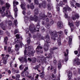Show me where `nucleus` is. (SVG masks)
Listing matches in <instances>:
<instances>
[{"mask_svg":"<svg viewBox=\"0 0 80 80\" xmlns=\"http://www.w3.org/2000/svg\"><path fill=\"white\" fill-rule=\"evenodd\" d=\"M57 33L59 34V38H58V40H60L62 39V37L63 36V32L62 31H60L59 32H58Z\"/></svg>","mask_w":80,"mask_h":80,"instance_id":"nucleus-9","label":"nucleus"},{"mask_svg":"<svg viewBox=\"0 0 80 80\" xmlns=\"http://www.w3.org/2000/svg\"><path fill=\"white\" fill-rule=\"evenodd\" d=\"M49 33L51 34V38H52V40H55L56 39L55 38V37H58L57 32L56 31L52 32V31H51L49 32Z\"/></svg>","mask_w":80,"mask_h":80,"instance_id":"nucleus-3","label":"nucleus"},{"mask_svg":"<svg viewBox=\"0 0 80 80\" xmlns=\"http://www.w3.org/2000/svg\"><path fill=\"white\" fill-rule=\"evenodd\" d=\"M69 40H72V36L69 37Z\"/></svg>","mask_w":80,"mask_h":80,"instance_id":"nucleus-59","label":"nucleus"},{"mask_svg":"<svg viewBox=\"0 0 80 80\" xmlns=\"http://www.w3.org/2000/svg\"><path fill=\"white\" fill-rule=\"evenodd\" d=\"M79 15L75 13V14H73L72 16V19L73 20H76V18H79Z\"/></svg>","mask_w":80,"mask_h":80,"instance_id":"nucleus-13","label":"nucleus"},{"mask_svg":"<svg viewBox=\"0 0 80 80\" xmlns=\"http://www.w3.org/2000/svg\"><path fill=\"white\" fill-rule=\"evenodd\" d=\"M45 17H47V16H45V14H42V13H41L39 14V18L40 19H45Z\"/></svg>","mask_w":80,"mask_h":80,"instance_id":"nucleus-14","label":"nucleus"},{"mask_svg":"<svg viewBox=\"0 0 80 80\" xmlns=\"http://www.w3.org/2000/svg\"><path fill=\"white\" fill-rule=\"evenodd\" d=\"M74 64L76 65H80V60L79 59H74Z\"/></svg>","mask_w":80,"mask_h":80,"instance_id":"nucleus-12","label":"nucleus"},{"mask_svg":"<svg viewBox=\"0 0 80 80\" xmlns=\"http://www.w3.org/2000/svg\"><path fill=\"white\" fill-rule=\"evenodd\" d=\"M17 20H14V23L15 26V27H17Z\"/></svg>","mask_w":80,"mask_h":80,"instance_id":"nucleus-44","label":"nucleus"},{"mask_svg":"<svg viewBox=\"0 0 80 80\" xmlns=\"http://www.w3.org/2000/svg\"><path fill=\"white\" fill-rule=\"evenodd\" d=\"M39 67H40V66H36L35 68V69L36 70H37L38 71V72H40V70H39L38 69V68H39Z\"/></svg>","mask_w":80,"mask_h":80,"instance_id":"nucleus-36","label":"nucleus"},{"mask_svg":"<svg viewBox=\"0 0 80 80\" xmlns=\"http://www.w3.org/2000/svg\"><path fill=\"white\" fill-rule=\"evenodd\" d=\"M8 24L9 26H11L12 25V21L11 20H9L8 21Z\"/></svg>","mask_w":80,"mask_h":80,"instance_id":"nucleus-35","label":"nucleus"},{"mask_svg":"<svg viewBox=\"0 0 80 80\" xmlns=\"http://www.w3.org/2000/svg\"><path fill=\"white\" fill-rule=\"evenodd\" d=\"M36 27L38 29H39V28H40V25H39V23H38L37 24Z\"/></svg>","mask_w":80,"mask_h":80,"instance_id":"nucleus-48","label":"nucleus"},{"mask_svg":"<svg viewBox=\"0 0 80 80\" xmlns=\"http://www.w3.org/2000/svg\"><path fill=\"white\" fill-rule=\"evenodd\" d=\"M20 48V46L18 44H16L15 45V50L16 51H18L19 50Z\"/></svg>","mask_w":80,"mask_h":80,"instance_id":"nucleus-22","label":"nucleus"},{"mask_svg":"<svg viewBox=\"0 0 80 80\" xmlns=\"http://www.w3.org/2000/svg\"><path fill=\"white\" fill-rule=\"evenodd\" d=\"M59 5L62 7L63 5V2H62V1H60L59 3Z\"/></svg>","mask_w":80,"mask_h":80,"instance_id":"nucleus-50","label":"nucleus"},{"mask_svg":"<svg viewBox=\"0 0 80 80\" xmlns=\"http://www.w3.org/2000/svg\"><path fill=\"white\" fill-rule=\"evenodd\" d=\"M57 48L55 47L53 48V49L51 48L50 49V53L49 54L48 57H47V58H50L52 57V54H53V50H55L56 49H57Z\"/></svg>","mask_w":80,"mask_h":80,"instance_id":"nucleus-6","label":"nucleus"},{"mask_svg":"<svg viewBox=\"0 0 80 80\" xmlns=\"http://www.w3.org/2000/svg\"><path fill=\"white\" fill-rule=\"evenodd\" d=\"M4 40H8V37L6 36L5 38H4Z\"/></svg>","mask_w":80,"mask_h":80,"instance_id":"nucleus-60","label":"nucleus"},{"mask_svg":"<svg viewBox=\"0 0 80 80\" xmlns=\"http://www.w3.org/2000/svg\"><path fill=\"white\" fill-rule=\"evenodd\" d=\"M18 33V30L17 29H16L14 31V34H17V33Z\"/></svg>","mask_w":80,"mask_h":80,"instance_id":"nucleus-34","label":"nucleus"},{"mask_svg":"<svg viewBox=\"0 0 80 80\" xmlns=\"http://www.w3.org/2000/svg\"><path fill=\"white\" fill-rule=\"evenodd\" d=\"M6 34H7V36H10V33H9V32H8V31H7L6 32Z\"/></svg>","mask_w":80,"mask_h":80,"instance_id":"nucleus-45","label":"nucleus"},{"mask_svg":"<svg viewBox=\"0 0 80 80\" xmlns=\"http://www.w3.org/2000/svg\"><path fill=\"white\" fill-rule=\"evenodd\" d=\"M58 44L59 45H61V41H60V40L58 41Z\"/></svg>","mask_w":80,"mask_h":80,"instance_id":"nucleus-57","label":"nucleus"},{"mask_svg":"<svg viewBox=\"0 0 80 80\" xmlns=\"http://www.w3.org/2000/svg\"><path fill=\"white\" fill-rule=\"evenodd\" d=\"M42 49V47L41 46H38L36 48V51L37 52H40V53H42V52L40 51V49Z\"/></svg>","mask_w":80,"mask_h":80,"instance_id":"nucleus-15","label":"nucleus"},{"mask_svg":"<svg viewBox=\"0 0 80 80\" xmlns=\"http://www.w3.org/2000/svg\"><path fill=\"white\" fill-rule=\"evenodd\" d=\"M80 21H78L77 20L76 21V22H75V23L77 26H78L79 25H80Z\"/></svg>","mask_w":80,"mask_h":80,"instance_id":"nucleus-26","label":"nucleus"},{"mask_svg":"<svg viewBox=\"0 0 80 80\" xmlns=\"http://www.w3.org/2000/svg\"><path fill=\"white\" fill-rule=\"evenodd\" d=\"M64 8H66V10H67V9H68V10H69V11H72V9L69 7L68 6H66V7H64Z\"/></svg>","mask_w":80,"mask_h":80,"instance_id":"nucleus-27","label":"nucleus"},{"mask_svg":"<svg viewBox=\"0 0 80 80\" xmlns=\"http://www.w3.org/2000/svg\"><path fill=\"white\" fill-rule=\"evenodd\" d=\"M50 70H51V72H53V66H51Z\"/></svg>","mask_w":80,"mask_h":80,"instance_id":"nucleus-54","label":"nucleus"},{"mask_svg":"<svg viewBox=\"0 0 80 80\" xmlns=\"http://www.w3.org/2000/svg\"><path fill=\"white\" fill-rule=\"evenodd\" d=\"M47 6V2L45 1H43L42 3H40L39 4V7L40 8L41 7H43L44 8L46 7Z\"/></svg>","mask_w":80,"mask_h":80,"instance_id":"nucleus-11","label":"nucleus"},{"mask_svg":"<svg viewBox=\"0 0 80 80\" xmlns=\"http://www.w3.org/2000/svg\"><path fill=\"white\" fill-rule=\"evenodd\" d=\"M28 67H26L25 68V69H24V71L22 72L21 73V75L22 77H24V75H23L22 74L24 73L26 71V70H28Z\"/></svg>","mask_w":80,"mask_h":80,"instance_id":"nucleus-25","label":"nucleus"},{"mask_svg":"<svg viewBox=\"0 0 80 80\" xmlns=\"http://www.w3.org/2000/svg\"><path fill=\"white\" fill-rule=\"evenodd\" d=\"M71 6L72 7H74V4H73V2H71Z\"/></svg>","mask_w":80,"mask_h":80,"instance_id":"nucleus-63","label":"nucleus"},{"mask_svg":"<svg viewBox=\"0 0 80 80\" xmlns=\"http://www.w3.org/2000/svg\"><path fill=\"white\" fill-rule=\"evenodd\" d=\"M3 34V31L2 30H0V35H2Z\"/></svg>","mask_w":80,"mask_h":80,"instance_id":"nucleus-46","label":"nucleus"},{"mask_svg":"<svg viewBox=\"0 0 80 80\" xmlns=\"http://www.w3.org/2000/svg\"><path fill=\"white\" fill-rule=\"evenodd\" d=\"M16 37L18 39H19V38H20V35L18 34H17L16 35Z\"/></svg>","mask_w":80,"mask_h":80,"instance_id":"nucleus-47","label":"nucleus"},{"mask_svg":"<svg viewBox=\"0 0 80 80\" xmlns=\"http://www.w3.org/2000/svg\"><path fill=\"white\" fill-rule=\"evenodd\" d=\"M62 67V65H61V63H60L58 64V69H60Z\"/></svg>","mask_w":80,"mask_h":80,"instance_id":"nucleus-32","label":"nucleus"},{"mask_svg":"<svg viewBox=\"0 0 80 80\" xmlns=\"http://www.w3.org/2000/svg\"><path fill=\"white\" fill-rule=\"evenodd\" d=\"M20 61L21 62H24V61H25V62H26V63H27V58H22L21 59Z\"/></svg>","mask_w":80,"mask_h":80,"instance_id":"nucleus-21","label":"nucleus"},{"mask_svg":"<svg viewBox=\"0 0 80 80\" xmlns=\"http://www.w3.org/2000/svg\"><path fill=\"white\" fill-rule=\"evenodd\" d=\"M58 25L59 27H63V23L61 21H59L58 22Z\"/></svg>","mask_w":80,"mask_h":80,"instance_id":"nucleus-17","label":"nucleus"},{"mask_svg":"<svg viewBox=\"0 0 80 80\" xmlns=\"http://www.w3.org/2000/svg\"><path fill=\"white\" fill-rule=\"evenodd\" d=\"M18 4V2L15 1L13 2V6L14 11L15 17L16 18L17 17V12H18V9L17 7V5Z\"/></svg>","mask_w":80,"mask_h":80,"instance_id":"nucleus-2","label":"nucleus"},{"mask_svg":"<svg viewBox=\"0 0 80 80\" xmlns=\"http://www.w3.org/2000/svg\"><path fill=\"white\" fill-rule=\"evenodd\" d=\"M76 5L77 7H80V4L79 3H76Z\"/></svg>","mask_w":80,"mask_h":80,"instance_id":"nucleus-56","label":"nucleus"},{"mask_svg":"<svg viewBox=\"0 0 80 80\" xmlns=\"http://www.w3.org/2000/svg\"><path fill=\"white\" fill-rule=\"evenodd\" d=\"M34 3L36 5H38L39 2H38V0H34Z\"/></svg>","mask_w":80,"mask_h":80,"instance_id":"nucleus-41","label":"nucleus"},{"mask_svg":"<svg viewBox=\"0 0 80 80\" xmlns=\"http://www.w3.org/2000/svg\"><path fill=\"white\" fill-rule=\"evenodd\" d=\"M39 76L41 78H43L44 76V72H43L42 71V73H40L39 74Z\"/></svg>","mask_w":80,"mask_h":80,"instance_id":"nucleus-23","label":"nucleus"},{"mask_svg":"<svg viewBox=\"0 0 80 80\" xmlns=\"http://www.w3.org/2000/svg\"><path fill=\"white\" fill-rule=\"evenodd\" d=\"M21 7L22 10H25L26 8H25V6L26 4L23 2V0H21Z\"/></svg>","mask_w":80,"mask_h":80,"instance_id":"nucleus-10","label":"nucleus"},{"mask_svg":"<svg viewBox=\"0 0 80 80\" xmlns=\"http://www.w3.org/2000/svg\"><path fill=\"white\" fill-rule=\"evenodd\" d=\"M41 60H43V61H44L45 60V58L43 56L42 58H41Z\"/></svg>","mask_w":80,"mask_h":80,"instance_id":"nucleus-51","label":"nucleus"},{"mask_svg":"<svg viewBox=\"0 0 80 80\" xmlns=\"http://www.w3.org/2000/svg\"><path fill=\"white\" fill-rule=\"evenodd\" d=\"M0 3H1V5H3V4L4 3V2L3 1V0H0Z\"/></svg>","mask_w":80,"mask_h":80,"instance_id":"nucleus-40","label":"nucleus"},{"mask_svg":"<svg viewBox=\"0 0 80 80\" xmlns=\"http://www.w3.org/2000/svg\"><path fill=\"white\" fill-rule=\"evenodd\" d=\"M6 8H9V7H10V5L9 4H8V3H6Z\"/></svg>","mask_w":80,"mask_h":80,"instance_id":"nucleus-39","label":"nucleus"},{"mask_svg":"<svg viewBox=\"0 0 80 80\" xmlns=\"http://www.w3.org/2000/svg\"><path fill=\"white\" fill-rule=\"evenodd\" d=\"M60 6L59 5H58L57 7L56 8L57 9V11H58V12H59L60 11Z\"/></svg>","mask_w":80,"mask_h":80,"instance_id":"nucleus-43","label":"nucleus"},{"mask_svg":"<svg viewBox=\"0 0 80 80\" xmlns=\"http://www.w3.org/2000/svg\"><path fill=\"white\" fill-rule=\"evenodd\" d=\"M20 77V75L18 74L16 75V79L17 80H20L19 79V78Z\"/></svg>","mask_w":80,"mask_h":80,"instance_id":"nucleus-33","label":"nucleus"},{"mask_svg":"<svg viewBox=\"0 0 80 80\" xmlns=\"http://www.w3.org/2000/svg\"><path fill=\"white\" fill-rule=\"evenodd\" d=\"M48 16H50V17H52V15H51V13H50V12H48Z\"/></svg>","mask_w":80,"mask_h":80,"instance_id":"nucleus-61","label":"nucleus"},{"mask_svg":"<svg viewBox=\"0 0 80 80\" xmlns=\"http://www.w3.org/2000/svg\"><path fill=\"white\" fill-rule=\"evenodd\" d=\"M20 68L21 69V70H22V69H23V65H21L20 66Z\"/></svg>","mask_w":80,"mask_h":80,"instance_id":"nucleus-62","label":"nucleus"},{"mask_svg":"<svg viewBox=\"0 0 80 80\" xmlns=\"http://www.w3.org/2000/svg\"><path fill=\"white\" fill-rule=\"evenodd\" d=\"M45 44L44 46V49L45 51H47L48 50V48L49 47L50 45H49V41H45Z\"/></svg>","mask_w":80,"mask_h":80,"instance_id":"nucleus-4","label":"nucleus"},{"mask_svg":"<svg viewBox=\"0 0 80 80\" xmlns=\"http://www.w3.org/2000/svg\"><path fill=\"white\" fill-rule=\"evenodd\" d=\"M8 75H10L11 73V71L10 70H9L8 71Z\"/></svg>","mask_w":80,"mask_h":80,"instance_id":"nucleus-58","label":"nucleus"},{"mask_svg":"<svg viewBox=\"0 0 80 80\" xmlns=\"http://www.w3.org/2000/svg\"><path fill=\"white\" fill-rule=\"evenodd\" d=\"M3 63H4V64H6V63H7V60L5 59L3 61Z\"/></svg>","mask_w":80,"mask_h":80,"instance_id":"nucleus-52","label":"nucleus"},{"mask_svg":"<svg viewBox=\"0 0 80 80\" xmlns=\"http://www.w3.org/2000/svg\"><path fill=\"white\" fill-rule=\"evenodd\" d=\"M38 14V9H35L34 11V17L32 16H31L30 18L31 20H34V22H37L38 21V16L37 15Z\"/></svg>","mask_w":80,"mask_h":80,"instance_id":"nucleus-1","label":"nucleus"},{"mask_svg":"<svg viewBox=\"0 0 80 80\" xmlns=\"http://www.w3.org/2000/svg\"><path fill=\"white\" fill-rule=\"evenodd\" d=\"M33 53H34V52H33L32 51H30V52H29L28 53V55L29 56H30V55H31L32 56H33Z\"/></svg>","mask_w":80,"mask_h":80,"instance_id":"nucleus-30","label":"nucleus"},{"mask_svg":"<svg viewBox=\"0 0 80 80\" xmlns=\"http://www.w3.org/2000/svg\"><path fill=\"white\" fill-rule=\"evenodd\" d=\"M28 72H26V73H25V76H26V77H28V78H30L32 77V76H28Z\"/></svg>","mask_w":80,"mask_h":80,"instance_id":"nucleus-28","label":"nucleus"},{"mask_svg":"<svg viewBox=\"0 0 80 80\" xmlns=\"http://www.w3.org/2000/svg\"><path fill=\"white\" fill-rule=\"evenodd\" d=\"M54 23V22H53V20H51L50 22V24L51 25H52V24H53V23Z\"/></svg>","mask_w":80,"mask_h":80,"instance_id":"nucleus-49","label":"nucleus"},{"mask_svg":"<svg viewBox=\"0 0 80 80\" xmlns=\"http://www.w3.org/2000/svg\"><path fill=\"white\" fill-rule=\"evenodd\" d=\"M34 5H33V3H31L30 6V8L31 9H33L34 8Z\"/></svg>","mask_w":80,"mask_h":80,"instance_id":"nucleus-42","label":"nucleus"},{"mask_svg":"<svg viewBox=\"0 0 80 80\" xmlns=\"http://www.w3.org/2000/svg\"><path fill=\"white\" fill-rule=\"evenodd\" d=\"M63 12L64 13H65L64 16H65V18H67L68 20H70V17H69L68 18V14H67L66 13L67 12V9L66 8H65L64 7L63 8Z\"/></svg>","mask_w":80,"mask_h":80,"instance_id":"nucleus-8","label":"nucleus"},{"mask_svg":"<svg viewBox=\"0 0 80 80\" xmlns=\"http://www.w3.org/2000/svg\"><path fill=\"white\" fill-rule=\"evenodd\" d=\"M2 28L3 30H5V28H6V27L4 25V24L3 23V22H1L0 23V26Z\"/></svg>","mask_w":80,"mask_h":80,"instance_id":"nucleus-16","label":"nucleus"},{"mask_svg":"<svg viewBox=\"0 0 80 80\" xmlns=\"http://www.w3.org/2000/svg\"><path fill=\"white\" fill-rule=\"evenodd\" d=\"M2 9L3 11H2V9H0V12H1V13L2 14V17H5V12H4L6 10V8L5 6L2 7Z\"/></svg>","mask_w":80,"mask_h":80,"instance_id":"nucleus-7","label":"nucleus"},{"mask_svg":"<svg viewBox=\"0 0 80 80\" xmlns=\"http://www.w3.org/2000/svg\"><path fill=\"white\" fill-rule=\"evenodd\" d=\"M74 53L75 54V55H77L78 54V51H75L74 52Z\"/></svg>","mask_w":80,"mask_h":80,"instance_id":"nucleus-55","label":"nucleus"},{"mask_svg":"<svg viewBox=\"0 0 80 80\" xmlns=\"http://www.w3.org/2000/svg\"><path fill=\"white\" fill-rule=\"evenodd\" d=\"M12 48L10 47H8V52H11L12 51Z\"/></svg>","mask_w":80,"mask_h":80,"instance_id":"nucleus-31","label":"nucleus"},{"mask_svg":"<svg viewBox=\"0 0 80 80\" xmlns=\"http://www.w3.org/2000/svg\"><path fill=\"white\" fill-rule=\"evenodd\" d=\"M68 31L67 30L65 29L64 30V32L65 33V34L67 35V34Z\"/></svg>","mask_w":80,"mask_h":80,"instance_id":"nucleus-53","label":"nucleus"},{"mask_svg":"<svg viewBox=\"0 0 80 80\" xmlns=\"http://www.w3.org/2000/svg\"><path fill=\"white\" fill-rule=\"evenodd\" d=\"M46 27L47 28H50V25L48 23H47L46 24Z\"/></svg>","mask_w":80,"mask_h":80,"instance_id":"nucleus-29","label":"nucleus"},{"mask_svg":"<svg viewBox=\"0 0 80 80\" xmlns=\"http://www.w3.org/2000/svg\"><path fill=\"white\" fill-rule=\"evenodd\" d=\"M52 7V4L51 3H50L48 5V9L49 10H51Z\"/></svg>","mask_w":80,"mask_h":80,"instance_id":"nucleus-19","label":"nucleus"},{"mask_svg":"<svg viewBox=\"0 0 80 80\" xmlns=\"http://www.w3.org/2000/svg\"><path fill=\"white\" fill-rule=\"evenodd\" d=\"M6 12L5 14V15H6L7 17H10V12H9V13L10 14L9 15H8V12H7V11H6Z\"/></svg>","mask_w":80,"mask_h":80,"instance_id":"nucleus-37","label":"nucleus"},{"mask_svg":"<svg viewBox=\"0 0 80 80\" xmlns=\"http://www.w3.org/2000/svg\"><path fill=\"white\" fill-rule=\"evenodd\" d=\"M53 63H54V64H56V63H57V60H54Z\"/></svg>","mask_w":80,"mask_h":80,"instance_id":"nucleus-64","label":"nucleus"},{"mask_svg":"<svg viewBox=\"0 0 80 80\" xmlns=\"http://www.w3.org/2000/svg\"><path fill=\"white\" fill-rule=\"evenodd\" d=\"M64 56L65 57H68V50L67 49L66 52H64Z\"/></svg>","mask_w":80,"mask_h":80,"instance_id":"nucleus-24","label":"nucleus"},{"mask_svg":"<svg viewBox=\"0 0 80 80\" xmlns=\"http://www.w3.org/2000/svg\"><path fill=\"white\" fill-rule=\"evenodd\" d=\"M34 24L33 23L30 24L29 27V30L32 33H33V32H34L37 31L36 28H35V27H34Z\"/></svg>","mask_w":80,"mask_h":80,"instance_id":"nucleus-5","label":"nucleus"},{"mask_svg":"<svg viewBox=\"0 0 80 80\" xmlns=\"http://www.w3.org/2000/svg\"><path fill=\"white\" fill-rule=\"evenodd\" d=\"M72 73L70 71H69L68 74V76L69 78H70L72 77Z\"/></svg>","mask_w":80,"mask_h":80,"instance_id":"nucleus-20","label":"nucleus"},{"mask_svg":"<svg viewBox=\"0 0 80 80\" xmlns=\"http://www.w3.org/2000/svg\"><path fill=\"white\" fill-rule=\"evenodd\" d=\"M71 21V20H68V25L70 27V28H72V27H73V23H70V21Z\"/></svg>","mask_w":80,"mask_h":80,"instance_id":"nucleus-18","label":"nucleus"},{"mask_svg":"<svg viewBox=\"0 0 80 80\" xmlns=\"http://www.w3.org/2000/svg\"><path fill=\"white\" fill-rule=\"evenodd\" d=\"M45 38H46L47 39V40H50V37L48 35H47L45 37Z\"/></svg>","mask_w":80,"mask_h":80,"instance_id":"nucleus-38","label":"nucleus"}]
</instances>
